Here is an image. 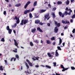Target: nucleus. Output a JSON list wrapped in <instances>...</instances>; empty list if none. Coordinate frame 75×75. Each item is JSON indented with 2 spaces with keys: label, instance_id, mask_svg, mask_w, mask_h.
<instances>
[{
  "label": "nucleus",
  "instance_id": "4be33fe9",
  "mask_svg": "<svg viewBox=\"0 0 75 75\" xmlns=\"http://www.w3.org/2000/svg\"><path fill=\"white\" fill-rule=\"evenodd\" d=\"M57 3V4H62V2L61 1H58Z\"/></svg>",
  "mask_w": 75,
  "mask_h": 75
},
{
  "label": "nucleus",
  "instance_id": "c85d7f7f",
  "mask_svg": "<svg viewBox=\"0 0 75 75\" xmlns=\"http://www.w3.org/2000/svg\"><path fill=\"white\" fill-rule=\"evenodd\" d=\"M67 15H68V12L66 11L65 12L64 15H65V16H67Z\"/></svg>",
  "mask_w": 75,
  "mask_h": 75
},
{
  "label": "nucleus",
  "instance_id": "864d4df0",
  "mask_svg": "<svg viewBox=\"0 0 75 75\" xmlns=\"http://www.w3.org/2000/svg\"><path fill=\"white\" fill-rule=\"evenodd\" d=\"M35 42H37V43H38V41L37 40H35Z\"/></svg>",
  "mask_w": 75,
  "mask_h": 75
},
{
  "label": "nucleus",
  "instance_id": "2eb2a0df",
  "mask_svg": "<svg viewBox=\"0 0 75 75\" xmlns=\"http://www.w3.org/2000/svg\"><path fill=\"white\" fill-rule=\"evenodd\" d=\"M46 11V10H42L41 11H40V13H43V12H45Z\"/></svg>",
  "mask_w": 75,
  "mask_h": 75
},
{
  "label": "nucleus",
  "instance_id": "c03bdc74",
  "mask_svg": "<svg viewBox=\"0 0 75 75\" xmlns=\"http://www.w3.org/2000/svg\"><path fill=\"white\" fill-rule=\"evenodd\" d=\"M28 6L27 5L25 4V5L24 6V8H27V7Z\"/></svg>",
  "mask_w": 75,
  "mask_h": 75
},
{
  "label": "nucleus",
  "instance_id": "6ab92c4d",
  "mask_svg": "<svg viewBox=\"0 0 75 75\" xmlns=\"http://www.w3.org/2000/svg\"><path fill=\"white\" fill-rule=\"evenodd\" d=\"M17 23H15L14 25L12 26V28H14V27H16L17 26Z\"/></svg>",
  "mask_w": 75,
  "mask_h": 75
},
{
  "label": "nucleus",
  "instance_id": "f257e3e1",
  "mask_svg": "<svg viewBox=\"0 0 75 75\" xmlns=\"http://www.w3.org/2000/svg\"><path fill=\"white\" fill-rule=\"evenodd\" d=\"M60 67L61 68H62V69H63L62 70V71L63 72H64V71H66V70H67L68 69V68H65L64 67V66H63V65L62 64L60 65Z\"/></svg>",
  "mask_w": 75,
  "mask_h": 75
},
{
  "label": "nucleus",
  "instance_id": "1a4fd4ad",
  "mask_svg": "<svg viewBox=\"0 0 75 75\" xmlns=\"http://www.w3.org/2000/svg\"><path fill=\"white\" fill-rule=\"evenodd\" d=\"M59 45H61V44L62 43V39H61V38H59Z\"/></svg>",
  "mask_w": 75,
  "mask_h": 75
},
{
  "label": "nucleus",
  "instance_id": "9b49d317",
  "mask_svg": "<svg viewBox=\"0 0 75 75\" xmlns=\"http://www.w3.org/2000/svg\"><path fill=\"white\" fill-rule=\"evenodd\" d=\"M45 67L47 68H48L49 69H51V67L47 65H46L45 66Z\"/></svg>",
  "mask_w": 75,
  "mask_h": 75
},
{
  "label": "nucleus",
  "instance_id": "5fc2aeb1",
  "mask_svg": "<svg viewBox=\"0 0 75 75\" xmlns=\"http://www.w3.org/2000/svg\"><path fill=\"white\" fill-rule=\"evenodd\" d=\"M54 14H55V13H54V12L52 13V15H53V16H54Z\"/></svg>",
  "mask_w": 75,
  "mask_h": 75
},
{
  "label": "nucleus",
  "instance_id": "bf43d9fd",
  "mask_svg": "<svg viewBox=\"0 0 75 75\" xmlns=\"http://www.w3.org/2000/svg\"><path fill=\"white\" fill-rule=\"evenodd\" d=\"M70 22H71V23H73V20L72 19H71L70 20Z\"/></svg>",
  "mask_w": 75,
  "mask_h": 75
},
{
  "label": "nucleus",
  "instance_id": "4d7b16f0",
  "mask_svg": "<svg viewBox=\"0 0 75 75\" xmlns=\"http://www.w3.org/2000/svg\"><path fill=\"white\" fill-rule=\"evenodd\" d=\"M25 73H26V74H29V72L28 71H25Z\"/></svg>",
  "mask_w": 75,
  "mask_h": 75
},
{
  "label": "nucleus",
  "instance_id": "f704fd0d",
  "mask_svg": "<svg viewBox=\"0 0 75 75\" xmlns=\"http://www.w3.org/2000/svg\"><path fill=\"white\" fill-rule=\"evenodd\" d=\"M59 14L60 16H62V13H61V12H59Z\"/></svg>",
  "mask_w": 75,
  "mask_h": 75
},
{
  "label": "nucleus",
  "instance_id": "37998d69",
  "mask_svg": "<svg viewBox=\"0 0 75 75\" xmlns=\"http://www.w3.org/2000/svg\"><path fill=\"white\" fill-rule=\"evenodd\" d=\"M55 24L56 25H57V24H58V22L57 21H55Z\"/></svg>",
  "mask_w": 75,
  "mask_h": 75
},
{
  "label": "nucleus",
  "instance_id": "13d9d810",
  "mask_svg": "<svg viewBox=\"0 0 75 75\" xmlns=\"http://www.w3.org/2000/svg\"><path fill=\"white\" fill-rule=\"evenodd\" d=\"M32 59L33 60V61H35V60H36V59L34 58H32Z\"/></svg>",
  "mask_w": 75,
  "mask_h": 75
},
{
  "label": "nucleus",
  "instance_id": "0eeeda50",
  "mask_svg": "<svg viewBox=\"0 0 75 75\" xmlns=\"http://www.w3.org/2000/svg\"><path fill=\"white\" fill-rule=\"evenodd\" d=\"M14 41L15 42V45H16V47H18V45H18V43H17V41H16V40L14 39Z\"/></svg>",
  "mask_w": 75,
  "mask_h": 75
},
{
  "label": "nucleus",
  "instance_id": "20e7f679",
  "mask_svg": "<svg viewBox=\"0 0 75 75\" xmlns=\"http://www.w3.org/2000/svg\"><path fill=\"white\" fill-rule=\"evenodd\" d=\"M37 30H38L39 32H40V33H42L43 31L41 29V28H40L38 27L37 28Z\"/></svg>",
  "mask_w": 75,
  "mask_h": 75
},
{
  "label": "nucleus",
  "instance_id": "69168bd1",
  "mask_svg": "<svg viewBox=\"0 0 75 75\" xmlns=\"http://www.w3.org/2000/svg\"><path fill=\"white\" fill-rule=\"evenodd\" d=\"M40 25H42L43 24V23H42L40 22Z\"/></svg>",
  "mask_w": 75,
  "mask_h": 75
},
{
  "label": "nucleus",
  "instance_id": "774afa93",
  "mask_svg": "<svg viewBox=\"0 0 75 75\" xmlns=\"http://www.w3.org/2000/svg\"><path fill=\"white\" fill-rule=\"evenodd\" d=\"M47 25H48V26H50V23H48V24H47Z\"/></svg>",
  "mask_w": 75,
  "mask_h": 75
},
{
  "label": "nucleus",
  "instance_id": "ddd939ff",
  "mask_svg": "<svg viewBox=\"0 0 75 75\" xmlns=\"http://www.w3.org/2000/svg\"><path fill=\"white\" fill-rule=\"evenodd\" d=\"M40 20H37V21H35V24H38L40 23Z\"/></svg>",
  "mask_w": 75,
  "mask_h": 75
},
{
  "label": "nucleus",
  "instance_id": "c9c22d12",
  "mask_svg": "<svg viewBox=\"0 0 75 75\" xmlns=\"http://www.w3.org/2000/svg\"><path fill=\"white\" fill-rule=\"evenodd\" d=\"M57 48L59 50H61V47H60L58 46Z\"/></svg>",
  "mask_w": 75,
  "mask_h": 75
},
{
  "label": "nucleus",
  "instance_id": "7c9ffc66",
  "mask_svg": "<svg viewBox=\"0 0 75 75\" xmlns=\"http://www.w3.org/2000/svg\"><path fill=\"white\" fill-rule=\"evenodd\" d=\"M25 65L28 69L29 68V66H28V64H27V63H25Z\"/></svg>",
  "mask_w": 75,
  "mask_h": 75
},
{
  "label": "nucleus",
  "instance_id": "4468645a",
  "mask_svg": "<svg viewBox=\"0 0 75 75\" xmlns=\"http://www.w3.org/2000/svg\"><path fill=\"white\" fill-rule=\"evenodd\" d=\"M35 31H36V29L35 28L32 30V33H35Z\"/></svg>",
  "mask_w": 75,
  "mask_h": 75
},
{
  "label": "nucleus",
  "instance_id": "603ef678",
  "mask_svg": "<svg viewBox=\"0 0 75 75\" xmlns=\"http://www.w3.org/2000/svg\"><path fill=\"white\" fill-rule=\"evenodd\" d=\"M65 10L67 11H68V10H69V9L67 7L66 8Z\"/></svg>",
  "mask_w": 75,
  "mask_h": 75
},
{
  "label": "nucleus",
  "instance_id": "c756f323",
  "mask_svg": "<svg viewBox=\"0 0 75 75\" xmlns=\"http://www.w3.org/2000/svg\"><path fill=\"white\" fill-rule=\"evenodd\" d=\"M1 41L2 42H4L5 41V40H4V38H3L1 39Z\"/></svg>",
  "mask_w": 75,
  "mask_h": 75
},
{
  "label": "nucleus",
  "instance_id": "09e8293b",
  "mask_svg": "<svg viewBox=\"0 0 75 75\" xmlns=\"http://www.w3.org/2000/svg\"><path fill=\"white\" fill-rule=\"evenodd\" d=\"M4 15H6V11H4Z\"/></svg>",
  "mask_w": 75,
  "mask_h": 75
},
{
  "label": "nucleus",
  "instance_id": "f03ea898",
  "mask_svg": "<svg viewBox=\"0 0 75 75\" xmlns=\"http://www.w3.org/2000/svg\"><path fill=\"white\" fill-rule=\"evenodd\" d=\"M14 20L16 19V23L17 24H19L20 23V20H19V18H17V17L16 16H15V18H14Z\"/></svg>",
  "mask_w": 75,
  "mask_h": 75
},
{
  "label": "nucleus",
  "instance_id": "ea45409f",
  "mask_svg": "<svg viewBox=\"0 0 75 75\" xmlns=\"http://www.w3.org/2000/svg\"><path fill=\"white\" fill-rule=\"evenodd\" d=\"M71 69H72V70H74L75 69V68L74 67H71Z\"/></svg>",
  "mask_w": 75,
  "mask_h": 75
},
{
  "label": "nucleus",
  "instance_id": "7ed1b4c3",
  "mask_svg": "<svg viewBox=\"0 0 75 75\" xmlns=\"http://www.w3.org/2000/svg\"><path fill=\"white\" fill-rule=\"evenodd\" d=\"M30 11H31V9L26 10L24 12V14H27V13H30Z\"/></svg>",
  "mask_w": 75,
  "mask_h": 75
},
{
  "label": "nucleus",
  "instance_id": "a878e982",
  "mask_svg": "<svg viewBox=\"0 0 75 75\" xmlns=\"http://www.w3.org/2000/svg\"><path fill=\"white\" fill-rule=\"evenodd\" d=\"M28 63L29 64V65H30V67H32L33 66V64L29 62H28Z\"/></svg>",
  "mask_w": 75,
  "mask_h": 75
},
{
  "label": "nucleus",
  "instance_id": "f8f14e48",
  "mask_svg": "<svg viewBox=\"0 0 75 75\" xmlns=\"http://www.w3.org/2000/svg\"><path fill=\"white\" fill-rule=\"evenodd\" d=\"M29 17L30 18H32L33 17L32 14L31 13H29Z\"/></svg>",
  "mask_w": 75,
  "mask_h": 75
},
{
  "label": "nucleus",
  "instance_id": "052dcab7",
  "mask_svg": "<svg viewBox=\"0 0 75 75\" xmlns=\"http://www.w3.org/2000/svg\"><path fill=\"white\" fill-rule=\"evenodd\" d=\"M67 14H68V15H71V12H69Z\"/></svg>",
  "mask_w": 75,
  "mask_h": 75
},
{
  "label": "nucleus",
  "instance_id": "680f3d73",
  "mask_svg": "<svg viewBox=\"0 0 75 75\" xmlns=\"http://www.w3.org/2000/svg\"><path fill=\"white\" fill-rule=\"evenodd\" d=\"M13 59H14V58H11V61H13Z\"/></svg>",
  "mask_w": 75,
  "mask_h": 75
},
{
  "label": "nucleus",
  "instance_id": "393cba45",
  "mask_svg": "<svg viewBox=\"0 0 75 75\" xmlns=\"http://www.w3.org/2000/svg\"><path fill=\"white\" fill-rule=\"evenodd\" d=\"M23 21H24V20H22L21 21V23H20V25H23Z\"/></svg>",
  "mask_w": 75,
  "mask_h": 75
},
{
  "label": "nucleus",
  "instance_id": "423d86ee",
  "mask_svg": "<svg viewBox=\"0 0 75 75\" xmlns=\"http://www.w3.org/2000/svg\"><path fill=\"white\" fill-rule=\"evenodd\" d=\"M62 23H64V24H69V21H64V20L62 21Z\"/></svg>",
  "mask_w": 75,
  "mask_h": 75
},
{
  "label": "nucleus",
  "instance_id": "9d476101",
  "mask_svg": "<svg viewBox=\"0 0 75 75\" xmlns=\"http://www.w3.org/2000/svg\"><path fill=\"white\" fill-rule=\"evenodd\" d=\"M27 22H28V20H24L23 21V23H24V24H27Z\"/></svg>",
  "mask_w": 75,
  "mask_h": 75
},
{
  "label": "nucleus",
  "instance_id": "39448f33",
  "mask_svg": "<svg viewBox=\"0 0 75 75\" xmlns=\"http://www.w3.org/2000/svg\"><path fill=\"white\" fill-rule=\"evenodd\" d=\"M58 27H56L54 29V32H55V33H57L58 32Z\"/></svg>",
  "mask_w": 75,
  "mask_h": 75
},
{
  "label": "nucleus",
  "instance_id": "8fccbe9b",
  "mask_svg": "<svg viewBox=\"0 0 75 75\" xmlns=\"http://www.w3.org/2000/svg\"><path fill=\"white\" fill-rule=\"evenodd\" d=\"M35 67L36 68H38V67H39V65H36L35 66Z\"/></svg>",
  "mask_w": 75,
  "mask_h": 75
},
{
  "label": "nucleus",
  "instance_id": "6e6552de",
  "mask_svg": "<svg viewBox=\"0 0 75 75\" xmlns=\"http://www.w3.org/2000/svg\"><path fill=\"white\" fill-rule=\"evenodd\" d=\"M37 1H35L33 3V6L34 7H35L37 6Z\"/></svg>",
  "mask_w": 75,
  "mask_h": 75
},
{
  "label": "nucleus",
  "instance_id": "338daca9",
  "mask_svg": "<svg viewBox=\"0 0 75 75\" xmlns=\"http://www.w3.org/2000/svg\"><path fill=\"white\" fill-rule=\"evenodd\" d=\"M9 7H11V4H9Z\"/></svg>",
  "mask_w": 75,
  "mask_h": 75
},
{
  "label": "nucleus",
  "instance_id": "b1692460",
  "mask_svg": "<svg viewBox=\"0 0 75 75\" xmlns=\"http://www.w3.org/2000/svg\"><path fill=\"white\" fill-rule=\"evenodd\" d=\"M46 42L47 44H50V40H47Z\"/></svg>",
  "mask_w": 75,
  "mask_h": 75
},
{
  "label": "nucleus",
  "instance_id": "473e14b6",
  "mask_svg": "<svg viewBox=\"0 0 75 75\" xmlns=\"http://www.w3.org/2000/svg\"><path fill=\"white\" fill-rule=\"evenodd\" d=\"M30 44L31 46H33V45H33V43L32 42H30Z\"/></svg>",
  "mask_w": 75,
  "mask_h": 75
},
{
  "label": "nucleus",
  "instance_id": "aec40b11",
  "mask_svg": "<svg viewBox=\"0 0 75 75\" xmlns=\"http://www.w3.org/2000/svg\"><path fill=\"white\" fill-rule=\"evenodd\" d=\"M30 3H31V2L30 1H28L26 3V5L28 6L29 4H30Z\"/></svg>",
  "mask_w": 75,
  "mask_h": 75
},
{
  "label": "nucleus",
  "instance_id": "f3484780",
  "mask_svg": "<svg viewBox=\"0 0 75 75\" xmlns=\"http://www.w3.org/2000/svg\"><path fill=\"white\" fill-rule=\"evenodd\" d=\"M66 4L68 5L69 4V1L67 0L66 1Z\"/></svg>",
  "mask_w": 75,
  "mask_h": 75
},
{
  "label": "nucleus",
  "instance_id": "de8ad7c7",
  "mask_svg": "<svg viewBox=\"0 0 75 75\" xmlns=\"http://www.w3.org/2000/svg\"><path fill=\"white\" fill-rule=\"evenodd\" d=\"M16 57L17 58H19V57H18V55L17 54L16 55Z\"/></svg>",
  "mask_w": 75,
  "mask_h": 75
},
{
  "label": "nucleus",
  "instance_id": "cd10ccee",
  "mask_svg": "<svg viewBox=\"0 0 75 75\" xmlns=\"http://www.w3.org/2000/svg\"><path fill=\"white\" fill-rule=\"evenodd\" d=\"M0 70H1V71L3 70V66H1L0 67Z\"/></svg>",
  "mask_w": 75,
  "mask_h": 75
},
{
  "label": "nucleus",
  "instance_id": "79ce46f5",
  "mask_svg": "<svg viewBox=\"0 0 75 75\" xmlns=\"http://www.w3.org/2000/svg\"><path fill=\"white\" fill-rule=\"evenodd\" d=\"M4 61L5 62L6 65V64H7V61L6 60H5Z\"/></svg>",
  "mask_w": 75,
  "mask_h": 75
},
{
  "label": "nucleus",
  "instance_id": "e2e57ef3",
  "mask_svg": "<svg viewBox=\"0 0 75 75\" xmlns=\"http://www.w3.org/2000/svg\"><path fill=\"white\" fill-rule=\"evenodd\" d=\"M69 10L70 12H72V10H71V9H69Z\"/></svg>",
  "mask_w": 75,
  "mask_h": 75
},
{
  "label": "nucleus",
  "instance_id": "dca6fc26",
  "mask_svg": "<svg viewBox=\"0 0 75 75\" xmlns=\"http://www.w3.org/2000/svg\"><path fill=\"white\" fill-rule=\"evenodd\" d=\"M21 6V4H16L15 5V6L16 7H19V6Z\"/></svg>",
  "mask_w": 75,
  "mask_h": 75
},
{
  "label": "nucleus",
  "instance_id": "6e6d98bb",
  "mask_svg": "<svg viewBox=\"0 0 75 75\" xmlns=\"http://www.w3.org/2000/svg\"><path fill=\"white\" fill-rule=\"evenodd\" d=\"M34 8H33L31 10V11H34Z\"/></svg>",
  "mask_w": 75,
  "mask_h": 75
},
{
  "label": "nucleus",
  "instance_id": "a18cd8bd",
  "mask_svg": "<svg viewBox=\"0 0 75 75\" xmlns=\"http://www.w3.org/2000/svg\"><path fill=\"white\" fill-rule=\"evenodd\" d=\"M75 29H74L72 31V32L73 33H75Z\"/></svg>",
  "mask_w": 75,
  "mask_h": 75
},
{
  "label": "nucleus",
  "instance_id": "49530a36",
  "mask_svg": "<svg viewBox=\"0 0 75 75\" xmlns=\"http://www.w3.org/2000/svg\"><path fill=\"white\" fill-rule=\"evenodd\" d=\"M53 64H54V67H55L56 66V64H57V63L55 62V63H53Z\"/></svg>",
  "mask_w": 75,
  "mask_h": 75
},
{
  "label": "nucleus",
  "instance_id": "0e129e2a",
  "mask_svg": "<svg viewBox=\"0 0 75 75\" xmlns=\"http://www.w3.org/2000/svg\"><path fill=\"white\" fill-rule=\"evenodd\" d=\"M56 75H60V74L56 73Z\"/></svg>",
  "mask_w": 75,
  "mask_h": 75
},
{
  "label": "nucleus",
  "instance_id": "72a5a7b5",
  "mask_svg": "<svg viewBox=\"0 0 75 75\" xmlns=\"http://www.w3.org/2000/svg\"><path fill=\"white\" fill-rule=\"evenodd\" d=\"M72 18H75V15L74 14L73 16L71 17Z\"/></svg>",
  "mask_w": 75,
  "mask_h": 75
},
{
  "label": "nucleus",
  "instance_id": "3c124183",
  "mask_svg": "<svg viewBox=\"0 0 75 75\" xmlns=\"http://www.w3.org/2000/svg\"><path fill=\"white\" fill-rule=\"evenodd\" d=\"M48 6L49 7H50V8H51V5H50V4H48Z\"/></svg>",
  "mask_w": 75,
  "mask_h": 75
},
{
  "label": "nucleus",
  "instance_id": "5701e85b",
  "mask_svg": "<svg viewBox=\"0 0 75 75\" xmlns=\"http://www.w3.org/2000/svg\"><path fill=\"white\" fill-rule=\"evenodd\" d=\"M55 55L56 56V57H58V56H59V54H58V52H56Z\"/></svg>",
  "mask_w": 75,
  "mask_h": 75
},
{
  "label": "nucleus",
  "instance_id": "58836bf2",
  "mask_svg": "<svg viewBox=\"0 0 75 75\" xmlns=\"http://www.w3.org/2000/svg\"><path fill=\"white\" fill-rule=\"evenodd\" d=\"M10 28H9V26H8L7 27V30H10Z\"/></svg>",
  "mask_w": 75,
  "mask_h": 75
},
{
  "label": "nucleus",
  "instance_id": "a211bd4d",
  "mask_svg": "<svg viewBox=\"0 0 75 75\" xmlns=\"http://www.w3.org/2000/svg\"><path fill=\"white\" fill-rule=\"evenodd\" d=\"M8 33L9 34H11V32H12V30L10 29L8 30Z\"/></svg>",
  "mask_w": 75,
  "mask_h": 75
},
{
  "label": "nucleus",
  "instance_id": "2f4dec72",
  "mask_svg": "<svg viewBox=\"0 0 75 75\" xmlns=\"http://www.w3.org/2000/svg\"><path fill=\"white\" fill-rule=\"evenodd\" d=\"M51 40L52 41L53 40H55V37H53L52 38H51Z\"/></svg>",
  "mask_w": 75,
  "mask_h": 75
},
{
  "label": "nucleus",
  "instance_id": "412c9836",
  "mask_svg": "<svg viewBox=\"0 0 75 75\" xmlns=\"http://www.w3.org/2000/svg\"><path fill=\"white\" fill-rule=\"evenodd\" d=\"M47 55L49 57H52V55H51V54L50 53H48Z\"/></svg>",
  "mask_w": 75,
  "mask_h": 75
},
{
  "label": "nucleus",
  "instance_id": "bb28decb",
  "mask_svg": "<svg viewBox=\"0 0 75 75\" xmlns=\"http://www.w3.org/2000/svg\"><path fill=\"white\" fill-rule=\"evenodd\" d=\"M49 16V13H48L47 15L45 16V18H47Z\"/></svg>",
  "mask_w": 75,
  "mask_h": 75
},
{
  "label": "nucleus",
  "instance_id": "e433bc0d",
  "mask_svg": "<svg viewBox=\"0 0 75 75\" xmlns=\"http://www.w3.org/2000/svg\"><path fill=\"white\" fill-rule=\"evenodd\" d=\"M34 58H36V60H38V59L40 58V57H34Z\"/></svg>",
  "mask_w": 75,
  "mask_h": 75
},
{
  "label": "nucleus",
  "instance_id": "a19ab883",
  "mask_svg": "<svg viewBox=\"0 0 75 75\" xmlns=\"http://www.w3.org/2000/svg\"><path fill=\"white\" fill-rule=\"evenodd\" d=\"M56 8H56L55 7L54 8L52 9L53 11H55V10H56Z\"/></svg>",
  "mask_w": 75,
  "mask_h": 75
},
{
  "label": "nucleus",
  "instance_id": "4c0bfd02",
  "mask_svg": "<svg viewBox=\"0 0 75 75\" xmlns=\"http://www.w3.org/2000/svg\"><path fill=\"white\" fill-rule=\"evenodd\" d=\"M57 26L59 27H60V23H59L57 24Z\"/></svg>",
  "mask_w": 75,
  "mask_h": 75
}]
</instances>
